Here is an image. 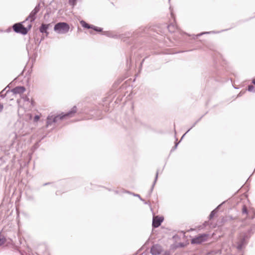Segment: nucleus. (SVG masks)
I'll use <instances>...</instances> for the list:
<instances>
[{
  "label": "nucleus",
  "mask_w": 255,
  "mask_h": 255,
  "mask_svg": "<svg viewBox=\"0 0 255 255\" xmlns=\"http://www.w3.org/2000/svg\"><path fill=\"white\" fill-rule=\"evenodd\" d=\"M76 113V110H72L71 111L66 114H61L55 117L50 116L47 118V123L48 125H50L52 122L56 123L59 120L67 119L68 118L72 117L73 115Z\"/></svg>",
  "instance_id": "nucleus-1"
},
{
  "label": "nucleus",
  "mask_w": 255,
  "mask_h": 255,
  "mask_svg": "<svg viewBox=\"0 0 255 255\" xmlns=\"http://www.w3.org/2000/svg\"><path fill=\"white\" fill-rule=\"evenodd\" d=\"M31 24L29 25L28 27H25L21 23L14 24L12 27L13 30L16 33H19L25 35L27 33L28 30L31 28Z\"/></svg>",
  "instance_id": "nucleus-2"
},
{
  "label": "nucleus",
  "mask_w": 255,
  "mask_h": 255,
  "mask_svg": "<svg viewBox=\"0 0 255 255\" xmlns=\"http://www.w3.org/2000/svg\"><path fill=\"white\" fill-rule=\"evenodd\" d=\"M54 29L59 33H66L69 31L70 26L67 23L59 22L55 24Z\"/></svg>",
  "instance_id": "nucleus-3"
},
{
  "label": "nucleus",
  "mask_w": 255,
  "mask_h": 255,
  "mask_svg": "<svg viewBox=\"0 0 255 255\" xmlns=\"http://www.w3.org/2000/svg\"><path fill=\"white\" fill-rule=\"evenodd\" d=\"M208 239V235L206 234H202L196 237L191 240V243L193 244H201L205 241H206Z\"/></svg>",
  "instance_id": "nucleus-4"
},
{
  "label": "nucleus",
  "mask_w": 255,
  "mask_h": 255,
  "mask_svg": "<svg viewBox=\"0 0 255 255\" xmlns=\"http://www.w3.org/2000/svg\"><path fill=\"white\" fill-rule=\"evenodd\" d=\"M164 220L163 217L154 216L152 221V226L154 228L158 227Z\"/></svg>",
  "instance_id": "nucleus-5"
},
{
  "label": "nucleus",
  "mask_w": 255,
  "mask_h": 255,
  "mask_svg": "<svg viewBox=\"0 0 255 255\" xmlns=\"http://www.w3.org/2000/svg\"><path fill=\"white\" fill-rule=\"evenodd\" d=\"M38 11V9L35 7L30 13L29 16L26 20L29 19L30 21H32L35 19V15Z\"/></svg>",
  "instance_id": "nucleus-6"
},
{
  "label": "nucleus",
  "mask_w": 255,
  "mask_h": 255,
  "mask_svg": "<svg viewBox=\"0 0 255 255\" xmlns=\"http://www.w3.org/2000/svg\"><path fill=\"white\" fill-rule=\"evenodd\" d=\"M25 90L23 87H16L12 90V92L14 94H22Z\"/></svg>",
  "instance_id": "nucleus-7"
},
{
  "label": "nucleus",
  "mask_w": 255,
  "mask_h": 255,
  "mask_svg": "<svg viewBox=\"0 0 255 255\" xmlns=\"http://www.w3.org/2000/svg\"><path fill=\"white\" fill-rule=\"evenodd\" d=\"M80 23L82 25V26L86 28H88V29H89V28H92V29H94V30H96V31H101V29H98L95 27H93V26H90L89 24H88L87 23H86L85 21L84 20H82L80 21Z\"/></svg>",
  "instance_id": "nucleus-8"
},
{
  "label": "nucleus",
  "mask_w": 255,
  "mask_h": 255,
  "mask_svg": "<svg viewBox=\"0 0 255 255\" xmlns=\"http://www.w3.org/2000/svg\"><path fill=\"white\" fill-rule=\"evenodd\" d=\"M151 253L153 255H158L160 253V249L158 247L154 246L151 249Z\"/></svg>",
  "instance_id": "nucleus-9"
},
{
  "label": "nucleus",
  "mask_w": 255,
  "mask_h": 255,
  "mask_svg": "<svg viewBox=\"0 0 255 255\" xmlns=\"http://www.w3.org/2000/svg\"><path fill=\"white\" fill-rule=\"evenodd\" d=\"M49 24H42L39 28V30L41 33H46L48 34V32L47 31V29L48 28Z\"/></svg>",
  "instance_id": "nucleus-10"
},
{
  "label": "nucleus",
  "mask_w": 255,
  "mask_h": 255,
  "mask_svg": "<svg viewBox=\"0 0 255 255\" xmlns=\"http://www.w3.org/2000/svg\"><path fill=\"white\" fill-rule=\"evenodd\" d=\"M6 241L5 238L0 234V246L3 245Z\"/></svg>",
  "instance_id": "nucleus-11"
},
{
  "label": "nucleus",
  "mask_w": 255,
  "mask_h": 255,
  "mask_svg": "<svg viewBox=\"0 0 255 255\" xmlns=\"http://www.w3.org/2000/svg\"><path fill=\"white\" fill-rule=\"evenodd\" d=\"M242 211L243 214H245L247 215H248L247 208L246 207V206L245 205H244L243 206Z\"/></svg>",
  "instance_id": "nucleus-12"
},
{
  "label": "nucleus",
  "mask_w": 255,
  "mask_h": 255,
  "mask_svg": "<svg viewBox=\"0 0 255 255\" xmlns=\"http://www.w3.org/2000/svg\"><path fill=\"white\" fill-rule=\"evenodd\" d=\"M40 117L38 115H36L34 117V119H33V121L34 122H37L40 119Z\"/></svg>",
  "instance_id": "nucleus-13"
},
{
  "label": "nucleus",
  "mask_w": 255,
  "mask_h": 255,
  "mask_svg": "<svg viewBox=\"0 0 255 255\" xmlns=\"http://www.w3.org/2000/svg\"><path fill=\"white\" fill-rule=\"evenodd\" d=\"M76 0H69V3L72 5H74L76 4Z\"/></svg>",
  "instance_id": "nucleus-14"
},
{
  "label": "nucleus",
  "mask_w": 255,
  "mask_h": 255,
  "mask_svg": "<svg viewBox=\"0 0 255 255\" xmlns=\"http://www.w3.org/2000/svg\"><path fill=\"white\" fill-rule=\"evenodd\" d=\"M254 89V87L253 85L249 86L248 87V90L249 91H252Z\"/></svg>",
  "instance_id": "nucleus-15"
},
{
  "label": "nucleus",
  "mask_w": 255,
  "mask_h": 255,
  "mask_svg": "<svg viewBox=\"0 0 255 255\" xmlns=\"http://www.w3.org/2000/svg\"><path fill=\"white\" fill-rule=\"evenodd\" d=\"M3 105L0 103V112H1L2 111V110H3Z\"/></svg>",
  "instance_id": "nucleus-16"
}]
</instances>
